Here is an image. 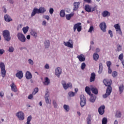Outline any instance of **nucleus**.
Masks as SVG:
<instances>
[{
	"label": "nucleus",
	"instance_id": "1",
	"mask_svg": "<svg viewBox=\"0 0 124 124\" xmlns=\"http://www.w3.org/2000/svg\"><path fill=\"white\" fill-rule=\"evenodd\" d=\"M103 83L106 87H108L106 93L103 95V97L106 98L108 97V96L111 94V93H112V87L111 86V85H112V80L111 79H104Z\"/></svg>",
	"mask_w": 124,
	"mask_h": 124
},
{
	"label": "nucleus",
	"instance_id": "2",
	"mask_svg": "<svg viewBox=\"0 0 124 124\" xmlns=\"http://www.w3.org/2000/svg\"><path fill=\"white\" fill-rule=\"evenodd\" d=\"M84 9L87 12H93L97 9L96 6H92L89 4L85 5L84 6Z\"/></svg>",
	"mask_w": 124,
	"mask_h": 124
},
{
	"label": "nucleus",
	"instance_id": "3",
	"mask_svg": "<svg viewBox=\"0 0 124 124\" xmlns=\"http://www.w3.org/2000/svg\"><path fill=\"white\" fill-rule=\"evenodd\" d=\"M0 68L1 69V76L3 78H4L6 75V70H5V65H4V63L2 62H0Z\"/></svg>",
	"mask_w": 124,
	"mask_h": 124
},
{
	"label": "nucleus",
	"instance_id": "4",
	"mask_svg": "<svg viewBox=\"0 0 124 124\" xmlns=\"http://www.w3.org/2000/svg\"><path fill=\"white\" fill-rule=\"evenodd\" d=\"M3 36L6 41H10L11 37H10V33L8 30H4L3 31Z\"/></svg>",
	"mask_w": 124,
	"mask_h": 124
},
{
	"label": "nucleus",
	"instance_id": "5",
	"mask_svg": "<svg viewBox=\"0 0 124 124\" xmlns=\"http://www.w3.org/2000/svg\"><path fill=\"white\" fill-rule=\"evenodd\" d=\"M17 37L19 41L22 43L26 42V41L27 40V39H26V37H25V35H24L23 33L21 32H18L17 33Z\"/></svg>",
	"mask_w": 124,
	"mask_h": 124
},
{
	"label": "nucleus",
	"instance_id": "6",
	"mask_svg": "<svg viewBox=\"0 0 124 124\" xmlns=\"http://www.w3.org/2000/svg\"><path fill=\"white\" fill-rule=\"evenodd\" d=\"M82 23L78 22L74 26V31H76V30H77L78 31L80 32L82 31V26H81Z\"/></svg>",
	"mask_w": 124,
	"mask_h": 124
},
{
	"label": "nucleus",
	"instance_id": "7",
	"mask_svg": "<svg viewBox=\"0 0 124 124\" xmlns=\"http://www.w3.org/2000/svg\"><path fill=\"white\" fill-rule=\"evenodd\" d=\"M63 44L66 47L73 48V41L71 39L69 40L68 42H64Z\"/></svg>",
	"mask_w": 124,
	"mask_h": 124
},
{
	"label": "nucleus",
	"instance_id": "8",
	"mask_svg": "<svg viewBox=\"0 0 124 124\" xmlns=\"http://www.w3.org/2000/svg\"><path fill=\"white\" fill-rule=\"evenodd\" d=\"M16 117L19 119V121H23L25 119V114L24 112L19 111L16 114Z\"/></svg>",
	"mask_w": 124,
	"mask_h": 124
},
{
	"label": "nucleus",
	"instance_id": "9",
	"mask_svg": "<svg viewBox=\"0 0 124 124\" xmlns=\"http://www.w3.org/2000/svg\"><path fill=\"white\" fill-rule=\"evenodd\" d=\"M62 84L65 90H67L68 88H72V84H71V83H68L66 84L65 81L63 80L62 81Z\"/></svg>",
	"mask_w": 124,
	"mask_h": 124
},
{
	"label": "nucleus",
	"instance_id": "10",
	"mask_svg": "<svg viewBox=\"0 0 124 124\" xmlns=\"http://www.w3.org/2000/svg\"><path fill=\"white\" fill-rule=\"evenodd\" d=\"M80 105L81 107H84L86 105V97L84 95H81L80 96Z\"/></svg>",
	"mask_w": 124,
	"mask_h": 124
},
{
	"label": "nucleus",
	"instance_id": "11",
	"mask_svg": "<svg viewBox=\"0 0 124 124\" xmlns=\"http://www.w3.org/2000/svg\"><path fill=\"white\" fill-rule=\"evenodd\" d=\"M99 27L101 31H102L103 32H106V29H107V26H106V23H105V22H101L100 24Z\"/></svg>",
	"mask_w": 124,
	"mask_h": 124
},
{
	"label": "nucleus",
	"instance_id": "12",
	"mask_svg": "<svg viewBox=\"0 0 124 124\" xmlns=\"http://www.w3.org/2000/svg\"><path fill=\"white\" fill-rule=\"evenodd\" d=\"M114 28H115L117 32L122 35V30H121V26L119 25V24H116L114 25Z\"/></svg>",
	"mask_w": 124,
	"mask_h": 124
},
{
	"label": "nucleus",
	"instance_id": "13",
	"mask_svg": "<svg viewBox=\"0 0 124 124\" xmlns=\"http://www.w3.org/2000/svg\"><path fill=\"white\" fill-rule=\"evenodd\" d=\"M105 106L104 105H102L100 107L98 108V113L100 115H103L104 113H105Z\"/></svg>",
	"mask_w": 124,
	"mask_h": 124
},
{
	"label": "nucleus",
	"instance_id": "14",
	"mask_svg": "<svg viewBox=\"0 0 124 124\" xmlns=\"http://www.w3.org/2000/svg\"><path fill=\"white\" fill-rule=\"evenodd\" d=\"M61 74H62V68L58 67L55 69V75L60 78V75H61Z\"/></svg>",
	"mask_w": 124,
	"mask_h": 124
},
{
	"label": "nucleus",
	"instance_id": "15",
	"mask_svg": "<svg viewBox=\"0 0 124 124\" xmlns=\"http://www.w3.org/2000/svg\"><path fill=\"white\" fill-rule=\"evenodd\" d=\"M79 6H80V2H75L74 3V11H77V10H78V9L79 8Z\"/></svg>",
	"mask_w": 124,
	"mask_h": 124
},
{
	"label": "nucleus",
	"instance_id": "16",
	"mask_svg": "<svg viewBox=\"0 0 124 124\" xmlns=\"http://www.w3.org/2000/svg\"><path fill=\"white\" fill-rule=\"evenodd\" d=\"M77 58L78 59L79 62H85L86 58H85V56L83 54H80V55H78L77 56Z\"/></svg>",
	"mask_w": 124,
	"mask_h": 124
},
{
	"label": "nucleus",
	"instance_id": "17",
	"mask_svg": "<svg viewBox=\"0 0 124 124\" xmlns=\"http://www.w3.org/2000/svg\"><path fill=\"white\" fill-rule=\"evenodd\" d=\"M16 77H17L18 79H21L23 78V72L20 71L16 74Z\"/></svg>",
	"mask_w": 124,
	"mask_h": 124
},
{
	"label": "nucleus",
	"instance_id": "18",
	"mask_svg": "<svg viewBox=\"0 0 124 124\" xmlns=\"http://www.w3.org/2000/svg\"><path fill=\"white\" fill-rule=\"evenodd\" d=\"M25 77L26 79H27L28 80H30V79H31V78H32V75H31V72L27 71L26 73Z\"/></svg>",
	"mask_w": 124,
	"mask_h": 124
},
{
	"label": "nucleus",
	"instance_id": "19",
	"mask_svg": "<svg viewBox=\"0 0 124 124\" xmlns=\"http://www.w3.org/2000/svg\"><path fill=\"white\" fill-rule=\"evenodd\" d=\"M103 70V64L102 62L99 63V70L98 71V74H100L101 73H102V71Z\"/></svg>",
	"mask_w": 124,
	"mask_h": 124
},
{
	"label": "nucleus",
	"instance_id": "20",
	"mask_svg": "<svg viewBox=\"0 0 124 124\" xmlns=\"http://www.w3.org/2000/svg\"><path fill=\"white\" fill-rule=\"evenodd\" d=\"M45 98L46 103H47V104H48V103L51 104V100H50V101L49 100V94L48 93H46Z\"/></svg>",
	"mask_w": 124,
	"mask_h": 124
},
{
	"label": "nucleus",
	"instance_id": "21",
	"mask_svg": "<svg viewBox=\"0 0 124 124\" xmlns=\"http://www.w3.org/2000/svg\"><path fill=\"white\" fill-rule=\"evenodd\" d=\"M95 80V73H91V77H90V81L91 82H94Z\"/></svg>",
	"mask_w": 124,
	"mask_h": 124
},
{
	"label": "nucleus",
	"instance_id": "22",
	"mask_svg": "<svg viewBox=\"0 0 124 124\" xmlns=\"http://www.w3.org/2000/svg\"><path fill=\"white\" fill-rule=\"evenodd\" d=\"M39 14V13H38V9L37 8H34L31 14V17H33V16H34L35 15V14Z\"/></svg>",
	"mask_w": 124,
	"mask_h": 124
},
{
	"label": "nucleus",
	"instance_id": "23",
	"mask_svg": "<svg viewBox=\"0 0 124 124\" xmlns=\"http://www.w3.org/2000/svg\"><path fill=\"white\" fill-rule=\"evenodd\" d=\"M11 88L13 92H15L16 93L17 92V87H16V85H15V84H14V82L12 83V85H11Z\"/></svg>",
	"mask_w": 124,
	"mask_h": 124
},
{
	"label": "nucleus",
	"instance_id": "24",
	"mask_svg": "<svg viewBox=\"0 0 124 124\" xmlns=\"http://www.w3.org/2000/svg\"><path fill=\"white\" fill-rule=\"evenodd\" d=\"M73 16H74V13H71L70 14H68V15H66L65 17H66V20H70V19H71L72 17H73Z\"/></svg>",
	"mask_w": 124,
	"mask_h": 124
},
{
	"label": "nucleus",
	"instance_id": "25",
	"mask_svg": "<svg viewBox=\"0 0 124 124\" xmlns=\"http://www.w3.org/2000/svg\"><path fill=\"white\" fill-rule=\"evenodd\" d=\"M4 19L6 22H10V21H12V19H11V17H10V16H8V15L4 16Z\"/></svg>",
	"mask_w": 124,
	"mask_h": 124
},
{
	"label": "nucleus",
	"instance_id": "26",
	"mask_svg": "<svg viewBox=\"0 0 124 124\" xmlns=\"http://www.w3.org/2000/svg\"><path fill=\"white\" fill-rule=\"evenodd\" d=\"M87 124H92V115L91 114H89L87 118Z\"/></svg>",
	"mask_w": 124,
	"mask_h": 124
},
{
	"label": "nucleus",
	"instance_id": "27",
	"mask_svg": "<svg viewBox=\"0 0 124 124\" xmlns=\"http://www.w3.org/2000/svg\"><path fill=\"white\" fill-rule=\"evenodd\" d=\"M91 91H92L93 93H94V94H97L98 93V90L95 88H92L91 89Z\"/></svg>",
	"mask_w": 124,
	"mask_h": 124
},
{
	"label": "nucleus",
	"instance_id": "28",
	"mask_svg": "<svg viewBox=\"0 0 124 124\" xmlns=\"http://www.w3.org/2000/svg\"><path fill=\"white\" fill-rule=\"evenodd\" d=\"M103 17H107L110 16V13L107 11H104L102 13Z\"/></svg>",
	"mask_w": 124,
	"mask_h": 124
},
{
	"label": "nucleus",
	"instance_id": "29",
	"mask_svg": "<svg viewBox=\"0 0 124 124\" xmlns=\"http://www.w3.org/2000/svg\"><path fill=\"white\" fill-rule=\"evenodd\" d=\"M46 11V9L44 7H40L38 9V12L39 13H45Z\"/></svg>",
	"mask_w": 124,
	"mask_h": 124
},
{
	"label": "nucleus",
	"instance_id": "30",
	"mask_svg": "<svg viewBox=\"0 0 124 124\" xmlns=\"http://www.w3.org/2000/svg\"><path fill=\"white\" fill-rule=\"evenodd\" d=\"M85 92L89 94V95H91L92 94L91 93V88L89 86H86L85 88Z\"/></svg>",
	"mask_w": 124,
	"mask_h": 124
},
{
	"label": "nucleus",
	"instance_id": "31",
	"mask_svg": "<svg viewBox=\"0 0 124 124\" xmlns=\"http://www.w3.org/2000/svg\"><path fill=\"white\" fill-rule=\"evenodd\" d=\"M30 33L31 35H32L34 37H37V32H36V31H35L31 30L30 32Z\"/></svg>",
	"mask_w": 124,
	"mask_h": 124
},
{
	"label": "nucleus",
	"instance_id": "32",
	"mask_svg": "<svg viewBox=\"0 0 124 124\" xmlns=\"http://www.w3.org/2000/svg\"><path fill=\"white\" fill-rule=\"evenodd\" d=\"M119 92H120V94L121 93H123V92H124V84L120 85L119 87Z\"/></svg>",
	"mask_w": 124,
	"mask_h": 124
},
{
	"label": "nucleus",
	"instance_id": "33",
	"mask_svg": "<svg viewBox=\"0 0 124 124\" xmlns=\"http://www.w3.org/2000/svg\"><path fill=\"white\" fill-rule=\"evenodd\" d=\"M29 26H26V27H23L22 29V31L24 34H26L29 31Z\"/></svg>",
	"mask_w": 124,
	"mask_h": 124
},
{
	"label": "nucleus",
	"instance_id": "34",
	"mask_svg": "<svg viewBox=\"0 0 124 124\" xmlns=\"http://www.w3.org/2000/svg\"><path fill=\"white\" fill-rule=\"evenodd\" d=\"M99 58V55L97 54V53H94L93 55V59L94 61H97L98 59Z\"/></svg>",
	"mask_w": 124,
	"mask_h": 124
},
{
	"label": "nucleus",
	"instance_id": "35",
	"mask_svg": "<svg viewBox=\"0 0 124 124\" xmlns=\"http://www.w3.org/2000/svg\"><path fill=\"white\" fill-rule=\"evenodd\" d=\"M115 117L116 118H121V117H122V113H121V111L117 110L115 114Z\"/></svg>",
	"mask_w": 124,
	"mask_h": 124
},
{
	"label": "nucleus",
	"instance_id": "36",
	"mask_svg": "<svg viewBox=\"0 0 124 124\" xmlns=\"http://www.w3.org/2000/svg\"><path fill=\"white\" fill-rule=\"evenodd\" d=\"M63 108L64 110H65L66 112H69V110H70V108H69V106L67 105H64Z\"/></svg>",
	"mask_w": 124,
	"mask_h": 124
},
{
	"label": "nucleus",
	"instance_id": "37",
	"mask_svg": "<svg viewBox=\"0 0 124 124\" xmlns=\"http://www.w3.org/2000/svg\"><path fill=\"white\" fill-rule=\"evenodd\" d=\"M45 46L46 48H49L50 46V41L49 40H46L45 42Z\"/></svg>",
	"mask_w": 124,
	"mask_h": 124
},
{
	"label": "nucleus",
	"instance_id": "38",
	"mask_svg": "<svg viewBox=\"0 0 124 124\" xmlns=\"http://www.w3.org/2000/svg\"><path fill=\"white\" fill-rule=\"evenodd\" d=\"M44 84L46 86H48V85L50 84V80H49V78H46L45 81L44 82Z\"/></svg>",
	"mask_w": 124,
	"mask_h": 124
},
{
	"label": "nucleus",
	"instance_id": "39",
	"mask_svg": "<svg viewBox=\"0 0 124 124\" xmlns=\"http://www.w3.org/2000/svg\"><path fill=\"white\" fill-rule=\"evenodd\" d=\"M60 16L61 17H63L65 16V12H64V10H62L60 12Z\"/></svg>",
	"mask_w": 124,
	"mask_h": 124
},
{
	"label": "nucleus",
	"instance_id": "40",
	"mask_svg": "<svg viewBox=\"0 0 124 124\" xmlns=\"http://www.w3.org/2000/svg\"><path fill=\"white\" fill-rule=\"evenodd\" d=\"M38 91H39L38 88L37 87L35 88L33 91L32 94L33 95L36 94V93H38Z\"/></svg>",
	"mask_w": 124,
	"mask_h": 124
},
{
	"label": "nucleus",
	"instance_id": "41",
	"mask_svg": "<svg viewBox=\"0 0 124 124\" xmlns=\"http://www.w3.org/2000/svg\"><path fill=\"white\" fill-rule=\"evenodd\" d=\"M68 95L70 97H72L75 95V93L73 92H70L68 93Z\"/></svg>",
	"mask_w": 124,
	"mask_h": 124
},
{
	"label": "nucleus",
	"instance_id": "42",
	"mask_svg": "<svg viewBox=\"0 0 124 124\" xmlns=\"http://www.w3.org/2000/svg\"><path fill=\"white\" fill-rule=\"evenodd\" d=\"M107 118L104 117L102 120V124H107Z\"/></svg>",
	"mask_w": 124,
	"mask_h": 124
},
{
	"label": "nucleus",
	"instance_id": "43",
	"mask_svg": "<svg viewBox=\"0 0 124 124\" xmlns=\"http://www.w3.org/2000/svg\"><path fill=\"white\" fill-rule=\"evenodd\" d=\"M112 63L110 61L107 62V66H108V68H111V65Z\"/></svg>",
	"mask_w": 124,
	"mask_h": 124
},
{
	"label": "nucleus",
	"instance_id": "44",
	"mask_svg": "<svg viewBox=\"0 0 124 124\" xmlns=\"http://www.w3.org/2000/svg\"><path fill=\"white\" fill-rule=\"evenodd\" d=\"M112 77H114V78H115V77L118 76V72H117V71H114L112 72Z\"/></svg>",
	"mask_w": 124,
	"mask_h": 124
},
{
	"label": "nucleus",
	"instance_id": "45",
	"mask_svg": "<svg viewBox=\"0 0 124 124\" xmlns=\"http://www.w3.org/2000/svg\"><path fill=\"white\" fill-rule=\"evenodd\" d=\"M86 67V63L85 62L82 63L81 65V68L82 69V70H84Z\"/></svg>",
	"mask_w": 124,
	"mask_h": 124
},
{
	"label": "nucleus",
	"instance_id": "46",
	"mask_svg": "<svg viewBox=\"0 0 124 124\" xmlns=\"http://www.w3.org/2000/svg\"><path fill=\"white\" fill-rule=\"evenodd\" d=\"M9 52H10V53H13V52H14V48L12 46L10 47L9 48Z\"/></svg>",
	"mask_w": 124,
	"mask_h": 124
},
{
	"label": "nucleus",
	"instance_id": "47",
	"mask_svg": "<svg viewBox=\"0 0 124 124\" xmlns=\"http://www.w3.org/2000/svg\"><path fill=\"white\" fill-rule=\"evenodd\" d=\"M124 58V54L121 53L119 56V60L120 61H123V59Z\"/></svg>",
	"mask_w": 124,
	"mask_h": 124
},
{
	"label": "nucleus",
	"instance_id": "48",
	"mask_svg": "<svg viewBox=\"0 0 124 124\" xmlns=\"http://www.w3.org/2000/svg\"><path fill=\"white\" fill-rule=\"evenodd\" d=\"M43 18L46 19V20H47V21H49V20H50V17L49 16H43Z\"/></svg>",
	"mask_w": 124,
	"mask_h": 124
},
{
	"label": "nucleus",
	"instance_id": "49",
	"mask_svg": "<svg viewBox=\"0 0 124 124\" xmlns=\"http://www.w3.org/2000/svg\"><path fill=\"white\" fill-rule=\"evenodd\" d=\"M117 50L118 51V52H120V51H122V46H121L120 45H118Z\"/></svg>",
	"mask_w": 124,
	"mask_h": 124
},
{
	"label": "nucleus",
	"instance_id": "50",
	"mask_svg": "<svg viewBox=\"0 0 124 124\" xmlns=\"http://www.w3.org/2000/svg\"><path fill=\"white\" fill-rule=\"evenodd\" d=\"M90 100L91 102H94V101H95V99H94V97L92 96L91 97Z\"/></svg>",
	"mask_w": 124,
	"mask_h": 124
},
{
	"label": "nucleus",
	"instance_id": "51",
	"mask_svg": "<svg viewBox=\"0 0 124 124\" xmlns=\"http://www.w3.org/2000/svg\"><path fill=\"white\" fill-rule=\"evenodd\" d=\"M93 31V27L91 26L90 27L89 30L88 31V32H92V31Z\"/></svg>",
	"mask_w": 124,
	"mask_h": 124
},
{
	"label": "nucleus",
	"instance_id": "52",
	"mask_svg": "<svg viewBox=\"0 0 124 124\" xmlns=\"http://www.w3.org/2000/svg\"><path fill=\"white\" fill-rule=\"evenodd\" d=\"M53 104L54 105V108H57V107L58 106V104L56 102V101H53Z\"/></svg>",
	"mask_w": 124,
	"mask_h": 124
},
{
	"label": "nucleus",
	"instance_id": "53",
	"mask_svg": "<svg viewBox=\"0 0 124 124\" xmlns=\"http://www.w3.org/2000/svg\"><path fill=\"white\" fill-rule=\"evenodd\" d=\"M108 34H110V37H113V32L111 30L108 31Z\"/></svg>",
	"mask_w": 124,
	"mask_h": 124
},
{
	"label": "nucleus",
	"instance_id": "54",
	"mask_svg": "<svg viewBox=\"0 0 124 124\" xmlns=\"http://www.w3.org/2000/svg\"><path fill=\"white\" fill-rule=\"evenodd\" d=\"M49 13H50V14H51V15H52V14H53V13H54V9L50 8L49 9Z\"/></svg>",
	"mask_w": 124,
	"mask_h": 124
},
{
	"label": "nucleus",
	"instance_id": "55",
	"mask_svg": "<svg viewBox=\"0 0 124 124\" xmlns=\"http://www.w3.org/2000/svg\"><path fill=\"white\" fill-rule=\"evenodd\" d=\"M28 62H29L30 64H31V65H33V61H32V60H31V59H29L28 60Z\"/></svg>",
	"mask_w": 124,
	"mask_h": 124
},
{
	"label": "nucleus",
	"instance_id": "56",
	"mask_svg": "<svg viewBox=\"0 0 124 124\" xmlns=\"http://www.w3.org/2000/svg\"><path fill=\"white\" fill-rule=\"evenodd\" d=\"M84 1L87 3H92V0H83Z\"/></svg>",
	"mask_w": 124,
	"mask_h": 124
},
{
	"label": "nucleus",
	"instance_id": "57",
	"mask_svg": "<svg viewBox=\"0 0 124 124\" xmlns=\"http://www.w3.org/2000/svg\"><path fill=\"white\" fill-rule=\"evenodd\" d=\"M5 51L4 49H0V56L2 55L4 53Z\"/></svg>",
	"mask_w": 124,
	"mask_h": 124
},
{
	"label": "nucleus",
	"instance_id": "58",
	"mask_svg": "<svg viewBox=\"0 0 124 124\" xmlns=\"http://www.w3.org/2000/svg\"><path fill=\"white\" fill-rule=\"evenodd\" d=\"M33 97V96L32 95V94H31L28 96V99H32Z\"/></svg>",
	"mask_w": 124,
	"mask_h": 124
},
{
	"label": "nucleus",
	"instance_id": "59",
	"mask_svg": "<svg viewBox=\"0 0 124 124\" xmlns=\"http://www.w3.org/2000/svg\"><path fill=\"white\" fill-rule=\"evenodd\" d=\"M49 64H46L45 66V68H46V69H49Z\"/></svg>",
	"mask_w": 124,
	"mask_h": 124
},
{
	"label": "nucleus",
	"instance_id": "60",
	"mask_svg": "<svg viewBox=\"0 0 124 124\" xmlns=\"http://www.w3.org/2000/svg\"><path fill=\"white\" fill-rule=\"evenodd\" d=\"M46 24H47V22H46V21L44 20L42 22L43 26H45V27H46Z\"/></svg>",
	"mask_w": 124,
	"mask_h": 124
},
{
	"label": "nucleus",
	"instance_id": "61",
	"mask_svg": "<svg viewBox=\"0 0 124 124\" xmlns=\"http://www.w3.org/2000/svg\"><path fill=\"white\" fill-rule=\"evenodd\" d=\"M108 73H109V74L112 73V69H111V68H108Z\"/></svg>",
	"mask_w": 124,
	"mask_h": 124
},
{
	"label": "nucleus",
	"instance_id": "62",
	"mask_svg": "<svg viewBox=\"0 0 124 124\" xmlns=\"http://www.w3.org/2000/svg\"><path fill=\"white\" fill-rule=\"evenodd\" d=\"M3 95H4V93H3V92H0V96H1V97H2Z\"/></svg>",
	"mask_w": 124,
	"mask_h": 124
},
{
	"label": "nucleus",
	"instance_id": "63",
	"mask_svg": "<svg viewBox=\"0 0 124 124\" xmlns=\"http://www.w3.org/2000/svg\"><path fill=\"white\" fill-rule=\"evenodd\" d=\"M100 51V49H99V48H96V53H99Z\"/></svg>",
	"mask_w": 124,
	"mask_h": 124
},
{
	"label": "nucleus",
	"instance_id": "64",
	"mask_svg": "<svg viewBox=\"0 0 124 124\" xmlns=\"http://www.w3.org/2000/svg\"><path fill=\"white\" fill-rule=\"evenodd\" d=\"M26 37L27 39H31V35H28Z\"/></svg>",
	"mask_w": 124,
	"mask_h": 124
}]
</instances>
